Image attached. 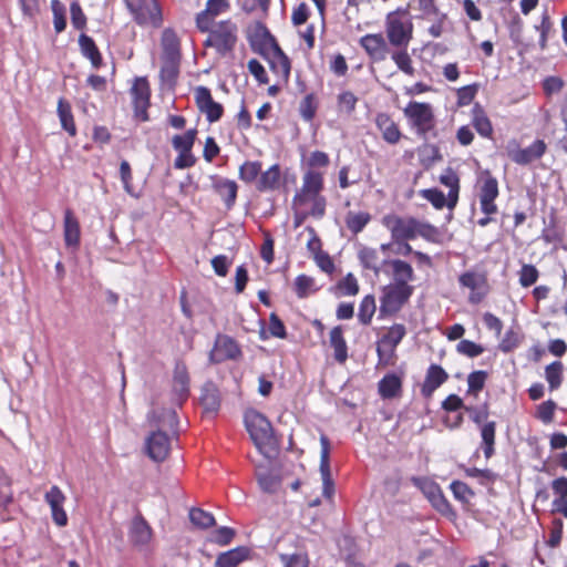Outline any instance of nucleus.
Returning <instances> with one entry per match:
<instances>
[{
  "mask_svg": "<svg viewBox=\"0 0 567 567\" xmlns=\"http://www.w3.org/2000/svg\"><path fill=\"white\" fill-rule=\"evenodd\" d=\"M449 378L446 371L439 364H431L427 368L425 380L421 388L424 398H430Z\"/></svg>",
  "mask_w": 567,
  "mask_h": 567,
  "instance_id": "23",
  "label": "nucleus"
},
{
  "mask_svg": "<svg viewBox=\"0 0 567 567\" xmlns=\"http://www.w3.org/2000/svg\"><path fill=\"white\" fill-rule=\"evenodd\" d=\"M247 554L248 550L245 547L230 549L218 555L215 565L217 567H236L247 557Z\"/></svg>",
  "mask_w": 567,
  "mask_h": 567,
  "instance_id": "38",
  "label": "nucleus"
},
{
  "mask_svg": "<svg viewBox=\"0 0 567 567\" xmlns=\"http://www.w3.org/2000/svg\"><path fill=\"white\" fill-rule=\"evenodd\" d=\"M406 334V329L401 323H394L389 328L377 343V354L379 364L388 365L392 363L395 358L396 347Z\"/></svg>",
  "mask_w": 567,
  "mask_h": 567,
  "instance_id": "8",
  "label": "nucleus"
},
{
  "mask_svg": "<svg viewBox=\"0 0 567 567\" xmlns=\"http://www.w3.org/2000/svg\"><path fill=\"white\" fill-rule=\"evenodd\" d=\"M200 401L207 412H216L220 405L218 390L212 383L206 384L202 390Z\"/></svg>",
  "mask_w": 567,
  "mask_h": 567,
  "instance_id": "43",
  "label": "nucleus"
},
{
  "mask_svg": "<svg viewBox=\"0 0 567 567\" xmlns=\"http://www.w3.org/2000/svg\"><path fill=\"white\" fill-rule=\"evenodd\" d=\"M196 134H197L196 128H190L182 135H175L172 138L173 148L176 152H184V153L192 152L193 145L195 143Z\"/></svg>",
  "mask_w": 567,
  "mask_h": 567,
  "instance_id": "44",
  "label": "nucleus"
},
{
  "mask_svg": "<svg viewBox=\"0 0 567 567\" xmlns=\"http://www.w3.org/2000/svg\"><path fill=\"white\" fill-rule=\"evenodd\" d=\"M519 344V334L509 329L505 332L503 339L499 342V350L504 353L513 351Z\"/></svg>",
  "mask_w": 567,
  "mask_h": 567,
  "instance_id": "61",
  "label": "nucleus"
},
{
  "mask_svg": "<svg viewBox=\"0 0 567 567\" xmlns=\"http://www.w3.org/2000/svg\"><path fill=\"white\" fill-rule=\"evenodd\" d=\"M261 42L265 49L271 51L270 69L282 83H287L290 75V61L278 45L276 39L265 28L261 29Z\"/></svg>",
  "mask_w": 567,
  "mask_h": 567,
  "instance_id": "7",
  "label": "nucleus"
},
{
  "mask_svg": "<svg viewBox=\"0 0 567 567\" xmlns=\"http://www.w3.org/2000/svg\"><path fill=\"white\" fill-rule=\"evenodd\" d=\"M478 190L481 212L485 215L497 213L495 199L498 197V182L489 171L481 173L476 184Z\"/></svg>",
  "mask_w": 567,
  "mask_h": 567,
  "instance_id": "10",
  "label": "nucleus"
},
{
  "mask_svg": "<svg viewBox=\"0 0 567 567\" xmlns=\"http://www.w3.org/2000/svg\"><path fill=\"white\" fill-rule=\"evenodd\" d=\"M439 179L441 184L449 187L447 207L453 209L458 200L460 177L452 167H446Z\"/></svg>",
  "mask_w": 567,
  "mask_h": 567,
  "instance_id": "27",
  "label": "nucleus"
},
{
  "mask_svg": "<svg viewBox=\"0 0 567 567\" xmlns=\"http://www.w3.org/2000/svg\"><path fill=\"white\" fill-rule=\"evenodd\" d=\"M450 488L455 499L462 503H468L471 497L474 495L468 485L461 481H453L450 485Z\"/></svg>",
  "mask_w": 567,
  "mask_h": 567,
  "instance_id": "54",
  "label": "nucleus"
},
{
  "mask_svg": "<svg viewBox=\"0 0 567 567\" xmlns=\"http://www.w3.org/2000/svg\"><path fill=\"white\" fill-rule=\"evenodd\" d=\"M458 284L470 290L483 289L486 286V276L477 271H465L458 277Z\"/></svg>",
  "mask_w": 567,
  "mask_h": 567,
  "instance_id": "40",
  "label": "nucleus"
},
{
  "mask_svg": "<svg viewBox=\"0 0 567 567\" xmlns=\"http://www.w3.org/2000/svg\"><path fill=\"white\" fill-rule=\"evenodd\" d=\"M280 179V168L277 164L264 172L258 179V189L261 192L275 189Z\"/></svg>",
  "mask_w": 567,
  "mask_h": 567,
  "instance_id": "41",
  "label": "nucleus"
},
{
  "mask_svg": "<svg viewBox=\"0 0 567 567\" xmlns=\"http://www.w3.org/2000/svg\"><path fill=\"white\" fill-rule=\"evenodd\" d=\"M71 23L78 30H83L86 27V17L78 1L70 4Z\"/></svg>",
  "mask_w": 567,
  "mask_h": 567,
  "instance_id": "59",
  "label": "nucleus"
},
{
  "mask_svg": "<svg viewBox=\"0 0 567 567\" xmlns=\"http://www.w3.org/2000/svg\"><path fill=\"white\" fill-rule=\"evenodd\" d=\"M411 482L423 493L439 513L445 516L454 515L451 504L436 482L425 476H413Z\"/></svg>",
  "mask_w": 567,
  "mask_h": 567,
  "instance_id": "6",
  "label": "nucleus"
},
{
  "mask_svg": "<svg viewBox=\"0 0 567 567\" xmlns=\"http://www.w3.org/2000/svg\"><path fill=\"white\" fill-rule=\"evenodd\" d=\"M323 188V175L315 169H308L302 177V186L293 197L295 204H305L308 197L318 196Z\"/></svg>",
  "mask_w": 567,
  "mask_h": 567,
  "instance_id": "16",
  "label": "nucleus"
},
{
  "mask_svg": "<svg viewBox=\"0 0 567 567\" xmlns=\"http://www.w3.org/2000/svg\"><path fill=\"white\" fill-rule=\"evenodd\" d=\"M280 558L284 567H308L309 564L308 556L302 553L291 555L284 554Z\"/></svg>",
  "mask_w": 567,
  "mask_h": 567,
  "instance_id": "62",
  "label": "nucleus"
},
{
  "mask_svg": "<svg viewBox=\"0 0 567 567\" xmlns=\"http://www.w3.org/2000/svg\"><path fill=\"white\" fill-rule=\"evenodd\" d=\"M375 312V299L373 296H365L359 306L358 319L362 324H369Z\"/></svg>",
  "mask_w": 567,
  "mask_h": 567,
  "instance_id": "46",
  "label": "nucleus"
},
{
  "mask_svg": "<svg viewBox=\"0 0 567 567\" xmlns=\"http://www.w3.org/2000/svg\"><path fill=\"white\" fill-rule=\"evenodd\" d=\"M244 423L257 450L268 456L277 444L270 421L259 411L249 409L244 414Z\"/></svg>",
  "mask_w": 567,
  "mask_h": 567,
  "instance_id": "1",
  "label": "nucleus"
},
{
  "mask_svg": "<svg viewBox=\"0 0 567 567\" xmlns=\"http://www.w3.org/2000/svg\"><path fill=\"white\" fill-rule=\"evenodd\" d=\"M545 152V143L536 141L530 146L518 150L512 154V159L520 165H526L537 158H540Z\"/></svg>",
  "mask_w": 567,
  "mask_h": 567,
  "instance_id": "31",
  "label": "nucleus"
},
{
  "mask_svg": "<svg viewBox=\"0 0 567 567\" xmlns=\"http://www.w3.org/2000/svg\"><path fill=\"white\" fill-rule=\"evenodd\" d=\"M386 266L391 267L392 284L412 287L410 282L414 280V271L409 262L401 259H390Z\"/></svg>",
  "mask_w": 567,
  "mask_h": 567,
  "instance_id": "24",
  "label": "nucleus"
},
{
  "mask_svg": "<svg viewBox=\"0 0 567 567\" xmlns=\"http://www.w3.org/2000/svg\"><path fill=\"white\" fill-rule=\"evenodd\" d=\"M420 194L436 209H442L447 206V196H445V194L439 188L422 189Z\"/></svg>",
  "mask_w": 567,
  "mask_h": 567,
  "instance_id": "50",
  "label": "nucleus"
},
{
  "mask_svg": "<svg viewBox=\"0 0 567 567\" xmlns=\"http://www.w3.org/2000/svg\"><path fill=\"white\" fill-rule=\"evenodd\" d=\"M173 392L177 400L184 401L189 394V377L184 362L177 361L173 374Z\"/></svg>",
  "mask_w": 567,
  "mask_h": 567,
  "instance_id": "25",
  "label": "nucleus"
},
{
  "mask_svg": "<svg viewBox=\"0 0 567 567\" xmlns=\"http://www.w3.org/2000/svg\"><path fill=\"white\" fill-rule=\"evenodd\" d=\"M315 279L307 275H299L295 279V292L298 298L303 299L315 292Z\"/></svg>",
  "mask_w": 567,
  "mask_h": 567,
  "instance_id": "45",
  "label": "nucleus"
},
{
  "mask_svg": "<svg viewBox=\"0 0 567 567\" xmlns=\"http://www.w3.org/2000/svg\"><path fill=\"white\" fill-rule=\"evenodd\" d=\"M63 234L66 247H79L81 237L80 224L70 209H66L64 213Z\"/></svg>",
  "mask_w": 567,
  "mask_h": 567,
  "instance_id": "26",
  "label": "nucleus"
},
{
  "mask_svg": "<svg viewBox=\"0 0 567 567\" xmlns=\"http://www.w3.org/2000/svg\"><path fill=\"white\" fill-rule=\"evenodd\" d=\"M403 114L410 128L423 140L435 127V115L430 103L411 101L403 109Z\"/></svg>",
  "mask_w": 567,
  "mask_h": 567,
  "instance_id": "2",
  "label": "nucleus"
},
{
  "mask_svg": "<svg viewBox=\"0 0 567 567\" xmlns=\"http://www.w3.org/2000/svg\"><path fill=\"white\" fill-rule=\"evenodd\" d=\"M320 474L322 478V495L331 498L334 493V485L330 472V442L326 435L320 436Z\"/></svg>",
  "mask_w": 567,
  "mask_h": 567,
  "instance_id": "17",
  "label": "nucleus"
},
{
  "mask_svg": "<svg viewBox=\"0 0 567 567\" xmlns=\"http://www.w3.org/2000/svg\"><path fill=\"white\" fill-rule=\"evenodd\" d=\"M137 24L159 27L163 18L157 0H124Z\"/></svg>",
  "mask_w": 567,
  "mask_h": 567,
  "instance_id": "9",
  "label": "nucleus"
},
{
  "mask_svg": "<svg viewBox=\"0 0 567 567\" xmlns=\"http://www.w3.org/2000/svg\"><path fill=\"white\" fill-rule=\"evenodd\" d=\"M44 501L50 506L53 522L63 527L68 524V515L63 508L66 497L61 488L56 485L50 487L44 495Z\"/></svg>",
  "mask_w": 567,
  "mask_h": 567,
  "instance_id": "18",
  "label": "nucleus"
},
{
  "mask_svg": "<svg viewBox=\"0 0 567 567\" xmlns=\"http://www.w3.org/2000/svg\"><path fill=\"white\" fill-rule=\"evenodd\" d=\"M181 59H162L159 78L163 84L169 89L176 84L179 73Z\"/></svg>",
  "mask_w": 567,
  "mask_h": 567,
  "instance_id": "37",
  "label": "nucleus"
},
{
  "mask_svg": "<svg viewBox=\"0 0 567 567\" xmlns=\"http://www.w3.org/2000/svg\"><path fill=\"white\" fill-rule=\"evenodd\" d=\"M241 350L237 342L225 334H218L214 349L209 353L212 362L219 363L226 360H235L240 357Z\"/></svg>",
  "mask_w": 567,
  "mask_h": 567,
  "instance_id": "15",
  "label": "nucleus"
},
{
  "mask_svg": "<svg viewBox=\"0 0 567 567\" xmlns=\"http://www.w3.org/2000/svg\"><path fill=\"white\" fill-rule=\"evenodd\" d=\"M382 224L391 231L394 244L415 239L416 219L413 217H400L391 214L382 218Z\"/></svg>",
  "mask_w": 567,
  "mask_h": 567,
  "instance_id": "12",
  "label": "nucleus"
},
{
  "mask_svg": "<svg viewBox=\"0 0 567 567\" xmlns=\"http://www.w3.org/2000/svg\"><path fill=\"white\" fill-rule=\"evenodd\" d=\"M556 403L553 400H547L537 406L536 417L543 423L548 424L554 419Z\"/></svg>",
  "mask_w": 567,
  "mask_h": 567,
  "instance_id": "57",
  "label": "nucleus"
},
{
  "mask_svg": "<svg viewBox=\"0 0 567 567\" xmlns=\"http://www.w3.org/2000/svg\"><path fill=\"white\" fill-rule=\"evenodd\" d=\"M134 112L142 121H147L151 90L146 78H137L131 87Z\"/></svg>",
  "mask_w": 567,
  "mask_h": 567,
  "instance_id": "14",
  "label": "nucleus"
},
{
  "mask_svg": "<svg viewBox=\"0 0 567 567\" xmlns=\"http://www.w3.org/2000/svg\"><path fill=\"white\" fill-rule=\"evenodd\" d=\"M299 111H300L301 117L307 122L311 121L315 117L317 106L315 104L313 94H307L303 97V100L300 103Z\"/></svg>",
  "mask_w": 567,
  "mask_h": 567,
  "instance_id": "60",
  "label": "nucleus"
},
{
  "mask_svg": "<svg viewBox=\"0 0 567 567\" xmlns=\"http://www.w3.org/2000/svg\"><path fill=\"white\" fill-rule=\"evenodd\" d=\"M237 41V27L230 20H223L213 25L205 47L215 48L220 55L230 52Z\"/></svg>",
  "mask_w": 567,
  "mask_h": 567,
  "instance_id": "4",
  "label": "nucleus"
},
{
  "mask_svg": "<svg viewBox=\"0 0 567 567\" xmlns=\"http://www.w3.org/2000/svg\"><path fill=\"white\" fill-rule=\"evenodd\" d=\"M377 127L382 137L389 144H396L401 138V132L396 123L385 113H380L375 118Z\"/></svg>",
  "mask_w": 567,
  "mask_h": 567,
  "instance_id": "28",
  "label": "nucleus"
},
{
  "mask_svg": "<svg viewBox=\"0 0 567 567\" xmlns=\"http://www.w3.org/2000/svg\"><path fill=\"white\" fill-rule=\"evenodd\" d=\"M487 379V372L483 370L473 371L467 377V392L476 395L483 388Z\"/></svg>",
  "mask_w": 567,
  "mask_h": 567,
  "instance_id": "52",
  "label": "nucleus"
},
{
  "mask_svg": "<svg viewBox=\"0 0 567 567\" xmlns=\"http://www.w3.org/2000/svg\"><path fill=\"white\" fill-rule=\"evenodd\" d=\"M56 113H58L62 128L65 132H68L70 136H75L76 135V126H75L74 117L72 114V107H71V104L63 97H60L58 101Z\"/></svg>",
  "mask_w": 567,
  "mask_h": 567,
  "instance_id": "35",
  "label": "nucleus"
},
{
  "mask_svg": "<svg viewBox=\"0 0 567 567\" xmlns=\"http://www.w3.org/2000/svg\"><path fill=\"white\" fill-rule=\"evenodd\" d=\"M357 102V96L350 91L341 92L338 95V106L340 112L351 114L355 110Z\"/></svg>",
  "mask_w": 567,
  "mask_h": 567,
  "instance_id": "58",
  "label": "nucleus"
},
{
  "mask_svg": "<svg viewBox=\"0 0 567 567\" xmlns=\"http://www.w3.org/2000/svg\"><path fill=\"white\" fill-rule=\"evenodd\" d=\"M330 346L333 348V357L337 362L344 363L348 359V347L343 338L341 327H334L330 331Z\"/></svg>",
  "mask_w": 567,
  "mask_h": 567,
  "instance_id": "36",
  "label": "nucleus"
},
{
  "mask_svg": "<svg viewBox=\"0 0 567 567\" xmlns=\"http://www.w3.org/2000/svg\"><path fill=\"white\" fill-rule=\"evenodd\" d=\"M261 172V163L258 161H246L239 167V178L245 183H251L256 181L257 176Z\"/></svg>",
  "mask_w": 567,
  "mask_h": 567,
  "instance_id": "47",
  "label": "nucleus"
},
{
  "mask_svg": "<svg viewBox=\"0 0 567 567\" xmlns=\"http://www.w3.org/2000/svg\"><path fill=\"white\" fill-rule=\"evenodd\" d=\"M402 389V380L395 373L385 374L378 383V391L382 399L398 396Z\"/></svg>",
  "mask_w": 567,
  "mask_h": 567,
  "instance_id": "30",
  "label": "nucleus"
},
{
  "mask_svg": "<svg viewBox=\"0 0 567 567\" xmlns=\"http://www.w3.org/2000/svg\"><path fill=\"white\" fill-rule=\"evenodd\" d=\"M464 409L470 413L471 420L481 429L482 446L485 457H492L495 452L496 423L494 421H486L489 415L487 404L484 403L481 406H465Z\"/></svg>",
  "mask_w": 567,
  "mask_h": 567,
  "instance_id": "3",
  "label": "nucleus"
},
{
  "mask_svg": "<svg viewBox=\"0 0 567 567\" xmlns=\"http://www.w3.org/2000/svg\"><path fill=\"white\" fill-rule=\"evenodd\" d=\"M370 220L371 215L367 212H349L346 216V225L354 235L361 233Z\"/></svg>",
  "mask_w": 567,
  "mask_h": 567,
  "instance_id": "39",
  "label": "nucleus"
},
{
  "mask_svg": "<svg viewBox=\"0 0 567 567\" xmlns=\"http://www.w3.org/2000/svg\"><path fill=\"white\" fill-rule=\"evenodd\" d=\"M51 10L54 30L56 33H61L66 28L65 8L60 0H51Z\"/></svg>",
  "mask_w": 567,
  "mask_h": 567,
  "instance_id": "49",
  "label": "nucleus"
},
{
  "mask_svg": "<svg viewBox=\"0 0 567 567\" xmlns=\"http://www.w3.org/2000/svg\"><path fill=\"white\" fill-rule=\"evenodd\" d=\"M79 45L82 55L91 61L94 69H99L102 64V56L94 40L85 33H81L79 37Z\"/></svg>",
  "mask_w": 567,
  "mask_h": 567,
  "instance_id": "33",
  "label": "nucleus"
},
{
  "mask_svg": "<svg viewBox=\"0 0 567 567\" xmlns=\"http://www.w3.org/2000/svg\"><path fill=\"white\" fill-rule=\"evenodd\" d=\"M195 102L200 113L206 115L209 123L217 122L223 116V105L213 100L208 87L200 85L195 89Z\"/></svg>",
  "mask_w": 567,
  "mask_h": 567,
  "instance_id": "13",
  "label": "nucleus"
},
{
  "mask_svg": "<svg viewBox=\"0 0 567 567\" xmlns=\"http://www.w3.org/2000/svg\"><path fill=\"white\" fill-rule=\"evenodd\" d=\"M413 287H403L394 284L384 286L380 298V312L390 315L398 312L413 295Z\"/></svg>",
  "mask_w": 567,
  "mask_h": 567,
  "instance_id": "11",
  "label": "nucleus"
},
{
  "mask_svg": "<svg viewBox=\"0 0 567 567\" xmlns=\"http://www.w3.org/2000/svg\"><path fill=\"white\" fill-rule=\"evenodd\" d=\"M189 519L199 528H209L215 525V517L213 514L200 508H192L189 511Z\"/></svg>",
  "mask_w": 567,
  "mask_h": 567,
  "instance_id": "48",
  "label": "nucleus"
},
{
  "mask_svg": "<svg viewBox=\"0 0 567 567\" xmlns=\"http://www.w3.org/2000/svg\"><path fill=\"white\" fill-rule=\"evenodd\" d=\"M344 296H354L359 291L357 278L349 272L338 285Z\"/></svg>",
  "mask_w": 567,
  "mask_h": 567,
  "instance_id": "64",
  "label": "nucleus"
},
{
  "mask_svg": "<svg viewBox=\"0 0 567 567\" xmlns=\"http://www.w3.org/2000/svg\"><path fill=\"white\" fill-rule=\"evenodd\" d=\"M472 124L476 132L484 138L492 137L493 126L485 111L480 104H475L472 109Z\"/></svg>",
  "mask_w": 567,
  "mask_h": 567,
  "instance_id": "32",
  "label": "nucleus"
},
{
  "mask_svg": "<svg viewBox=\"0 0 567 567\" xmlns=\"http://www.w3.org/2000/svg\"><path fill=\"white\" fill-rule=\"evenodd\" d=\"M214 188L224 200L226 207L228 209L231 208L237 197V184L230 179L218 178L214 183Z\"/></svg>",
  "mask_w": 567,
  "mask_h": 567,
  "instance_id": "34",
  "label": "nucleus"
},
{
  "mask_svg": "<svg viewBox=\"0 0 567 567\" xmlns=\"http://www.w3.org/2000/svg\"><path fill=\"white\" fill-rule=\"evenodd\" d=\"M145 447L147 455L153 461L163 462L169 453V437L162 430L154 431L147 436Z\"/></svg>",
  "mask_w": 567,
  "mask_h": 567,
  "instance_id": "19",
  "label": "nucleus"
},
{
  "mask_svg": "<svg viewBox=\"0 0 567 567\" xmlns=\"http://www.w3.org/2000/svg\"><path fill=\"white\" fill-rule=\"evenodd\" d=\"M360 45L375 62L383 61L388 54V44L381 33L365 34L360 39Z\"/></svg>",
  "mask_w": 567,
  "mask_h": 567,
  "instance_id": "21",
  "label": "nucleus"
},
{
  "mask_svg": "<svg viewBox=\"0 0 567 567\" xmlns=\"http://www.w3.org/2000/svg\"><path fill=\"white\" fill-rule=\"evenodd\" d=\"M564 365L560 361H554L545 368V379L548 383L549 390H557L563 383Z\"/></svg>",
  "mask_w": 567,
  "mask_h": 567,
  "instance_id": "42",
  "label": "nucleus"
},
{
  "mask_svg": "<svg viewBox=\"0 0 567 567\" xmlns=\"http://www.w3.org/2000/svg\"><path fill=\"white\" fill-rule=\"evenodd\" d=\"M358 258L361 266L365 269L372 270L375 276L381 271L385 275H390V272L384 269L390 259L381 258L378 249L361 245L358 249Z\"/></svg>",
  "mask_w": 567,
  "mask_h": 567,
  "instance_id": "20",
  "label": "nucleus"
},
{
  "mask_svg": "<svg viewBox=\"0 0 567 567\" xmlns=\"http://www.w3.org/2000/svg\"><path fill=\"white\" fill-rule=\"evenodd\" d=\"M235 535L236 532L233 528L223 526L214 532L212 540L217 545L226 546L233 540Z\"/></svg>",
  "mask_w": 567,
  "mask_h": 567,
  "instance_id": "63",
  "label": "nucleus"
},
{
  "mask_svg": "<svg viewBox=\"0 0 567 567\" xmlns=\"http://www.w3.org/2000/svg\"><path fill=\"white\" fill-rule=\"evenodd\" d=\"M456 350L458 353L464 354L468 358H476L481 355L484 351L483 347L481 344L475 343L471 340H461L457 346Z\"/></svg>",
  "mask_w": 567,
  "mask_h": 567,
  "instance_id": "56",
  "label": "nucleus"
},
{
  "mask_svg": "<svg viewBox=\"0 0 567 567\" xmlns=\"http://www.w3.org/2000/svg\"><path fill=\"white\" fill-rule=\"evenodd\" d=\"M257 478L259 487L266 493H275L280 485L278 476L270 472L259 473Z\"/></svg>",
  "mask_w": 567,
  "mask_h": 567,
  "instance_id": "53",
  "label": "nucleus"
},
{
  "mask_svg": "<svg viewBox=\"0 0 567 567\" xmlns=\"http://www.w3.org/2000/svg\"><path fill=\"white\" fill-rule=\"evenodd\" d=\"M161 47L163 50L162 59H181V42L173 29H164L161 37Z\"/></svg>",
  "mask_w": 567,
  "mask_h": 567,
  "instance_id": "29",
  "label": "nucleus"
},
{
  "mask_svg": "<svg viewBox=\"0 0 567 567\" xmlns=\"http://www.w3.org/2000/svg\"><path fill=\"white\" fill-rule=\"evenodd\" d=\"M539 272L534 265H523L519 271V284L522 287H530L538 279Z\"/></svg>",
  "mask_w": 567,
  "mask_h": 567,
  "instance_id": "55",
  "label": "nucleus"
},
{
  "mask_svg": "<svg viewBox=\"0 0 567 567\" xmlns=\"http://www.w3.org/2000/svg\"><path fill=\"white\" fill-rule=\"evenodd\" d=\"M152 528L143 516L137 515L132 519L128 538L134 546L140 548L146 547L152 538Z\"/></svg>",
  "mask_w": 567,
  "mask_h": 567,
  "instance_id": "22",
  "label": "nucleus"
},
{
  "mask_svg": "<svg viewBox=\"0 0 567 567\" xmlns=\"http://www.w3.org/2000/svg\"><path fill=\"white\" fill-rule=\"evenodd\" d=\"M392 60L396 64L398 69L403 73L412 76L415 72L412 63V59L406 50L393 52L391 55Z\"/></svg>",
  "mask_w": 567,
  "mask_h": 567,
  "instance_id": "51",
  "label": "nucleus"
},
{
  "mask_svg": "<svg viewBox=\"0 0 567 567\" xmlns=\"http://www.w3.org/2000/svg\"><path fill=\"white\" fill-rule=\"evenodd\" d=\"M412 22L404 12H390L385 20V31L394 47H408L412 39Z\"/></svg>",
  "mask_w": 567,
  "mask_h": 567,
  "instance_id": "5",
  "label": "nucleus"
}]
</instances>
